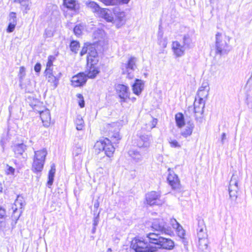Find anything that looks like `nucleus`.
I'll return each mask as SVG.
<instances>
[{
    "label": "nucleus",
    "instance_id": "nucleus-1",
    "mask_svg": "<svg viewBox=\"0 0 252 252\" xmlns=\"http://www.w3.org/2000/svg\"><path fill=\"white\" fill-rule=\"evenodd\" d=\"M215 53L220 56L227 55L231 50L230 37L220 32L216 34Z\"/></svg>",
    "mask_w": 252,
    "mask_h": 252
},
{
    "label": "nucleus",
    "instance_id": "nucleus-2",
    "mask_svg": "<svg viewBox=\"0 0 252 252\" xmlns=\"http://www.w3.org/2000/svg\"><path fill=\"white\" fill-rule=\"evenodd\" d=\"M131 248L135 252H155L156 248L151 246L145 241L138 238L133 239L131 243Z\"/></svg>",
    "mask_w": 252,
    "mask_h": 252
},
{
    "label": "nucleus",
    "instance_id": "nucleus-3",
    "mask_svg": "<svg viewBox=\"0 0 252 252\" xmlns=\"http://www.w3.org/2000/svg\"><path fill=\"white\" fill-rule=\"evenodd\" d=\"M151 228L155 231L169 235L173 234L171 228L166 225L165 221L163 219H154L151 224Z\"/></svg>",
    "mask_w": 252,
    "mask_h": 252
},
{
    "label": "nucleus",
    "instance_id": "nucleus-4",
    "mask_svg": "<svg viewBox=\"0 0 252 252\" xmlns=\"http://www.w3.org/2000/svg\"><path fill=\"white\" fill-rule=\"evenodd\" d=\"M238 182V176L233 174L229 183V194L230 199L234 201L236 200L237 198V194L239 190Z\"/></svg>",
    "mask_w": 252,
    "mask_h": 252
},
{
    "label": "nucleus",
    "instance_id": "nucleus-5",
    "mask_svg": "<svg viewBox=\"0 0 252 252\" xmlns=\"http://www.w3.org/2000/svg\"><path fill=\"white\" fill-rule=\"evenodd\" d=\"M160 194L154 191L148 192L145 195L146 202L150 206L161 205L163 203V201L160 200Z\"/></svg>",
    "mask_w": 252,
    "mask_h": 252
},
{
    "label": "nucleus",
    "instance_id": "nucleus-6",
    "mask_svg": "<svg viewBox=\"0 0 252 252\" xmlns=\"http://www.w3.org/2000/svg\"><path fill=\"white\" fill-rule=\"evenodd\" d=\"M169 174L167 178V181L171 187L172 189L180 191L181 189V185L180 181L178 176L174 173V172L170 169H168Z\"/></svg>",
    "mask_w": 252,
    "mask_h": 252
},
{
    "label": "nucleus",
    "instance_id": "nucleus-7",
    "mask_svg": "<svg viewBox=\"0 0 252 252\" xmlns=\"http://www.w3.org/2000/svg\"><path fill=\"white\" fill-rule=\"evenodd\" d=\"M116 91L121 98V103L126 101L127 98H129V92L128 87L122 84H118L116 86Z\"/></svg>",
    "mask_w": 252,
    "mask_h": 252
},
{
    "label": "nucleus",
    "instance_id": "nucleus-8",
    "mask_svg": "<svg viewBox=\"0 0 252 252\" xmlns=\"http://www.w3.org/2000/svg\"><path fill=\"white\" fill-rule=\"evenodd\" d=\"M87 80V76L84 72H80L74 75L71 79V84L74 87L83 86Z\"/></svg>",
    "mask_w": 252,
    "mask_h": 252
},
{
    "label": "nucleus",
    "instance_id": "nucleus-9",
    "mask_svg": "<svg viewBox=\"0 0 252 252\" xmlns=\"http://www.w3.org/2000/svg\"><path fill=\"white\" fill-rule=\"evenodd\" d=\"M172 50L176 57H181L185 54L186 48L178 41L172 43Z\"/></svg>",
    "mask_w": 252,
    "mask_h": 252
},
{
    "label": "nucleus",
    "instance_id": "nucleus-10",
    "mask_svg": "<svg viewBox=\"0 0 252 252\" xmlns=\"http://www.w3.org/2000/svg\"><path fill=\"white\" fill-rule=\"evenodd\" d=\"M209 90L210 87L209 83L207 82H203L198 90L197 96L196 97L197 98H202L203 100H206L209 95Z\"/></svg>",
    "mask_w": 252,
    "mask_h": 252
},
{
    "label": "nucleus",
    "instance_id": "nucleus-11",
    "mask_svg": "<svg viewBox=\"0 0 252 252\" xmlns=\"http://www.w3.org/2000/svg\"><path fill=\"white\" fill-rule=\"evenodd\" d=\"M152 139L150 135H142L137 140V145L141 148H148L152 143Z\"/></svg>",
    "mask_w": 252,
    "mask_h": 252
},
{
    "label": "nucleus",
    "instance_id": "nucleus-12",
    "mask_svg": "<svg viewBox=\"0 0 252 252\" xmlns=\"http://www.w3.org/2000/svg\"><path fill=\"white\" fill-rule=\"evenodd\" d=\"M96 64L90 63V64H88V63H87V67L84 72L87 78L94 79L99 72L98 67L95 65Z\"/></svg>",
    "mask_w": 252,
    "mask_h": 252
},
{
    "label": "nucleus",
    "instance_id": "nucleus-13",
    "mask_svg": "<svg viewBox=\"0 0 252 252\" xmlns=\"http://www.w3.org/2000/svg\"><path fill=\"white\" fill-rule=\"evenodd\" d=\"M109 128V134L112 140L114 142H118L121 138L119 134V129L117 124H113L110 125Z\"/></svg>",
    "mask_w": 252,
    "mask_h": 252
},
{
    "label": "nucleus",
    "instance_id": "nucleus-14",
    "mask_svg": "<svg viewBox=\"0 0 252 252\" xmlns=\"http://www.w3.org/2000/svg\"><path fill=\"white\" fill-rule=\"evenodd\" d=\"M136 59L134 57H131L128 61L127 63L123 64L122 65V69L123 73H127L128 75L130 74L132 71L135 70L136 66Z\"/></svg>",
    "mask_w": 252,
    "mask_h": 252
},
{
    "label": "nucleus",
    "instance_id": "nucleus-15",
    "mask_svg": "<svg viewBox=\"0 0 252 252\" xmlns=\"http://www.w3.org/2000/svg\"><path fill=\"white\" fill-rule=\"evenodd\" d=\"M205 100L202 98L195 97L194 102V112L197 117V114L202 115L204 112V108L205 104Z\"/></svg>",
    "mask_w": 252,
    "mask_h": 252
},
{
    "label": "nucleus",
    "instance_id": "nucleus-16",
    "mask_svg": "<svg viewBox=\"0 0 252 252\" xmlns=\"http://www.w3.org/2000/svg\"><path fill=\"white\" fill-rule=\"evenodd\" d=\"M157 246L158 248L170 250L173 249L174 243L170 239L162 237L159 241H158Z\"/></svg>",
    "mask_w": 252,
    "mask_h": 252
},
{
    "label": "nucleus",
    "instance_id": "nucleus-17",
    "mask_svg": "<svg viewBox=\"0 0 252 252\" xmlns=\"http://www.w3.org/2000/svg\"><path fill=\"white\" fill-rule=\"evenodd\" d=\"M98 61V57L95 49L92 46H89L87 56V63H88V64H90V63H97Z\"/></svg>",
    "mask_w": 252,
    "mask_h": 252
},
{
    "label": "nucleus",
    "instance_id": "nucleus-18",
    "mask_svg": "<svg viewBox=\"0 0 252 252\" xmlns=\"http://www.w3.org/2000/svg\"><path fill=\"white\" fill-rule=\"evenodd\" d=\"M45 75L47 80L49 82L52 83L53 85V87L54 89H55L59 83V77L54 76L53 74L52 70H50L49 69H46L45 71Z\"/></svg>",
    "mask_w": 252,
    "mask_h": 252
},
{
    "label": "nucleus",
    "instance_id": "nucleus-19",
    "mask_svg": "<svg viewBox=\"0 0 252 252\" xmlns=\"http://www.w3.org/2000/svg\"><path fill=\"white\" fill-rule=\"evenodd\" d=\"M98 15L108 22H112L114 20L112 11L107 8H101Z\"/></svg>",
    "mask_w": 252,
    "mask_h": 252
},
{
    "label": "nucleus",
    "instance_id": "nucleus-20",
    "mask_svg": "<svg viewBox=\"0 0 252 252\" xmlns=\"http://www.w3.org/2000/svg\"><path fill=\"white\" fill-rule=\"evenodd\" d=\"M40 115L43 126L45 127H48L51 122V116L49 110L45 109L44 111H42L40 112Z\"/></svg>",
    "mask_w": 252,
    "mask_h": 252
},
{
    "label": "nucleus",
    "instance_id": "nucleus-21",
    "mask_svg": "<svg viewBox=\"0 0 252 252\" xmlns=\"http://www.w3.org/2000/svg\"><path fill=\"white\" fill-rule=\"evenodd\" d=\"M64 5L69 10L76 12L79 8V5L75 0H63Z\"/></svg>",
    "mask_w": 252,
    "mask_h": 252
},
{
    "label": "nucleus",
    "instance_id": "nucleus-22",
    "mask_svg": "<svg viewBox=\"0 0 252 252\" xmlns=\"http://www.w3.org/2000/svg\"><path fill=\"white\" fill-rule=\"evenodd\" d=\"M132 87L133 93L139 95L144 89V82L141 80L136 79L135 82L133 84Z\"/></svg>",
    "mask_w": 252,
    "mask_h": 252
},
{
    "label": "nucleus",
    "instance_id": "nucleus-23",
    "mask_svg": "<svg viewBox=\"0 0 252 252\" xmlns=\"http://www.w3.org/2000/svg\"><path fill=\"white\" fill-rule=\"evenodd\" d=\"M44 162L38 158H33L32 170L34 172H40L43 168Z\"/></svg>",
    "mask_w": 252,
    "mask_h": 252
},
{
    "label": "nucleus",
    "instance_id": "nucleus-24",
    "mask_svg": "<svg viewBox=\"0 0 252 252\" xmlns=\"http://www.w3.org/2000/svg\"><path fill=\"white\" fill-rule=\"evenodd\" d=\"M146 237L148 239L149 242L152 244L158 245V241L161 238L159 234L154 232H151L146 234Z\"/></svg>",
    "mask_w": 252,
    "mask_h": 252
},
{
    "label": "nucleus",
    "instance_id": "nucleus-25",
    "mask_svg": "<svg viewBox=\"0 0 252 252\" xmlns=\"http://www.w3.org/2000/svg\"><path fill=\"white\" fill-rule=\"evenodd\" d=\"M106 144L104 149L105 155L108 157H111L115 151V148L111 144L109 139L106 138Z\"/></svg>",
    "mask_w": 252,
    "mask_h": 252
},
{
    "label": "nucleus",
    "instance_id": "nucleus-26",
    "mask_svg": "<svg viewBox=\"0 0 252 252\" xmlns=\"http://www.w3.org/2000/svg\"><path fill=\"white\" fill-rule=\"evenodd\" d=\"M26 149V146L23 143L15 145L13 147V150L17 157L22 155Z\"/></svg>",
    "mask_w": 252,
    "mask_h": 252
},
{
    "label": "nucleus",
    "instance_id": "nucleus-27",
    "mask_svg": "<svg viewBox=\"0 0 252 252\" xmlns=\"http://www.w3.org/2000/svg\"><path fill=\"white\" fill-rule=\"evenodd\" d=\"M24 206V204L23 198L18 196L12 207L13 210V213H15L18 209H22Z\"/></svg>",
    "mask_w": 252,
    "mask_h": 252
},
{
    "label": "nucleus",
    "instance_id": "nucleus-28",
    "mask_svg": "<svg viewBox=\"0 0 252 252\" xmlns=\"http://www.w3.org/2000/svg\"><path fill=\"white\" fill-rule=\"evenodd\" d=\"M106 5H115L119 4H126L130 0H100Z\"/></svg>",
    "mask_w": 252,
    "mask_h": 252
},
{
    "label": "nucleus",
    "instance_id": "nucleus-29",
    "mask_svg": "<svg viewBox=\"0 0 252 252\" xmlns=\"http://www.w3.org/2000/svg\"><path fill=\"white\" fill-rule=\"evenodd\" d=\"M194 125L192 123H189L186 128L181 132V135L184 137H187L192 134Z\"/></svg>",
    "mask_w": 252,
    "mask_h": 252
},
{
    "label": "nucleus",
    "instance_id": "nucleus-30",
    "mask_svg": "<svg viewBox=\"0 0 252 252\" xmlns=\"http://www.w3.org/2000/svg\"><path fill=\"white\" fill-rule=\"evenodd\" d=\"M128 154L134 160L138 162L142 160V157L140 153L135 149H130Z\"/></svg>",
    "mask_w": 252,
    "mask_h": 252
},
{
    "label": "nucleus",
    "instance_id": "nucleus-31",
    "mask_svg": "<svg viewBox=\"0 0 252 252\" xmlns=\"http://www.w3.org/2000/svg\"><path fill=\"white\" fill-rule=\"evenodd\" d=\"M47 154V153L45 149L35 151L34 158H37L44 162Z\"/></svg>",
    "mask_w": 252,
    "mask_h": 252
},
{
    "label": "nucleus",
    "instance_id": "nucleus-32",
    "mask_svg": "<svg viewBox=\"0 0 252 252\" xmlns=\"http://www.w3.org/2000/svg\"><path fill=\"white\" fill-rule=\"evenodd\" d=\"M87 6L90 8L94 12L96 13L97 15L101 9V8L94 1L86 2Z\"/></svg>",
    "mask_w": 252,
    "mask_h": 252
},
{
    "label": "nucleus",
    "instance_id": "nucleus-33",
    "mask_svg": "<svg viewBox=\"0 0 252 252\" xmlns=\"http://www.w3.org/2000/svg\"><path fill=\"white\" fill-rule=\"evenodd\" d=\"M56 172V167L54 163H52L51 165V169L49 172L48 185L51 186L54 181V178Z\"/></svg>",
    "mask_w": 252,
    "mask_h": 252
},
{
    "label": "nucleus",
    "instance_id": "nucleus-34",
    "mask_svg": "<svg viewBox=\"0 0 252 252\" xmlns=\"http://www.w3.org/2000/svg\"><path fill=\"white\" fill-rule=\"evenodd\" d=\"M176 230V233L178 236L183 239V243L185 245H187V242L185 239V230L183 228L182 226L179 224L178 227L174 228Z\"/></svg>",
    "mask_w": 252,
    "mask_h": 252
},
{
    "label": "nucleus",
    "instance_id": "nucleus-35",
    "mask_svg": "<svg viewBox=\"0 0 252 252\" xmlns=\"http://www.w3.org/2000/svg\"><path fill=\"white\" fill-rule=\"evenodd\" d=\"M75 124L77 130H82L83 129L85 126V123L82 117L80 115L77 116L75 120Z\"/></svg>",
    "mask_w": 252,
    "mask_h": 252
},
{
    "label": "nucleus",
    "instance_id": "nucleus-36",
    "mask_svg": "<svg viewBox=\"0 0 252 252\" xmlns=\"http://www.w3.org/2000/svg\"><path fill=\"white\" fill-rule=\"evenodd\" d=\"M104 36L105 32L103 30L100 29H97L94 31L93 33V37L97 41H100L101 39H103Z\"/></svg>",
    "mask_w": 252,
    "mask_h": 252
},
{
    "label": "nucleus",
    "instance_id": "nucleus-37",
    "mask_svg": "<svg viewBox=\"0 0 252 252\" xmlns=\"http://www.w3.org/2000/svg\"><path fill=\"white\" fill-rule=\"evenodd\" d=\"M106 144V138L100 140L95 143L94 145V148L95 150H97L98 152L103 151Z\"/></svg>",
    "mask_w": 252,
    "mask_h": 252
},
{
    "label": "nucleus",
    "instance_id": "nucleus-38",
    "mask_svg": "<svg viewBox=\"0 0 252 252\" xmlns=\"http://www.w3.org/2000/svg\"><path fill=\"white\" fill-rule=\"evenodd\" d=\"M175 120L179 127H182L185 125L184 117L181 113H178L175 115Z\"/></svg>",
    "mask_w": 252,
    "mask_h": 252
},
{
    "label": "nucleus",
    "instance_id": "nucleus-39",
    "mask_svg": "<svg viewBox=\"0 0 252 252\" xmlns=\"http://www.w3.org/2000/svg\"><path fill=\"white\" fill-rule=\"evenodd\" d=\"M85 30L86 26L83 24H79L74 27V32L76 35L79 36L81 35ZM86 30L88 31L87 29Z\"/></svg>",
    "mask_w": 252,
    "mask_h": 252
},
{
    "label": "nucleus",
    "instance_id": "nucleus-40",
    "mask_svg": "<svg viewBox=\"0 0 252 252\" xmlns=\"http://www.w3.org/2000/svg\"><path fill=\"white\" fill-rule=\"evenodd\" d=\"M158 44L162 48H166L167 44V39L166 37H163L162 33H159L158 35Z\"/></svg>",
    "mask_w": 252,
    "mask_h": 252
},
{
    "label": "nucleus",
    "instance_id": "nucleus-41",
    "mask_svg": "<svg viewBox=\"0 0 252 252\" xmlns=\"http://www.w3.org/2000/svg\"><path fill=\"white\" fill-rule=\"evenodd\" d=\"M14 2L20 4L21 6L26 10L30 9V0H14Z\"/></svg>",
    "mask_w": 252,
    "mask_h": 252
},
{
    "label": "nucleus",
    "instance_id": "nucleus-42",
    "mask_svg": "<svg viewBox=\"0 0 252 252\" xmlns=\"http://www.w3.org/2000/svg\"><path fill=\"white\" fill-rule=\"evenodd\" d=\"M183 46L185 48H190L191 44V39L190 37L188 35H185L183 38Z\"/></svg>",
    "mask_w": 252,
    "mask_h": 252
},
{
    "label": "nucleus",
    "instance_id": "nucleus-43",
    "mask_svg": "<svg viewBox=\"0 0 252 252\" xmlns=\"http://www.w3.org/2000/svg\"><path fill=\"white\" fill-rule=\"evenodd\" d=\"M206 230V228L204 227H201L198 229L197 233L198 240L207 238L208 235Z\"/></svg>",
    "mask_w": 252,
    "mask_h": 252
},
{
    "label": "nucleus",
    "instance_id": "nucleus-44",
    "mask_svg": "<svg viewBox=\"0 0 252 252\" xmlns=\"http://www.w3.org/2000/svg\"><path fill=\"white\" fill-rule=\"evenodd\" d=\"M198 242L199 248L201 250H202V251H204L205 250L207 249L208 244V240L207 238L198 240Z\"/></svg>",
    "mask_w": 252,
    "mask_h": 252
},
{
    "label": "nucleus",
    "instance_id": "nucleus-45",
    "mask_svg": "<svg viewBox=\"0 0 252 252\" xmlns=\"http://www.w3.org/2000/svg\"><path fill=\"white\" fill-rule=\"evenodd\" d=\"M70 50L74 52L75 53H77V51L79 48V43L78 42L76 41H72L70 43Z\"/></svg>",
    "mask_w": 252,
    "mask_h": 252
},
{
    "label": "nucleus",
    "instance_id": "nucleus-46",
    "mask_svg": "<svg viewBox=\"0 0 252 252\" xmlns=\"http://www.w3.org/2000/svg\"><path fill=\"white\" fill-rule=\"evenodd\" d=\"M168 142L170 144L171 147L172 148H181V146L180 144L175 139L170 138L168 139Z\"/></svg>",
    "mask_w": 252,
    "mask_h": 252
},
{
    "label": "nucleus",
    "instance_id": "nucleus-47",
    "mask_svg": "<svg viewBox=\"0 0 252 252\" xmlns=\"http://www.w3.org/2000/svg\"><path fill=\"white\" fill-rule=\"evenodd\" d=\"M13 24L15 25H16L17 24V20H16V13L14 12H11L10 13L9 15V23Z\"/></svg>",
    "mask_w": 252,
    "mask_h": 252
},
{
    "label": "nucleus",
    "instance_id": "nucleus-48",
    "mask_svg": "<svg viewBox=\"0 0 252 252\" xmlns=\"http://www.w3.org/2000/svg\"><path fill=\"white\" fill-rule=\"evenodd\" d=\"M126 17L124 12H121L117 14V17L120 22H123L125 20Z\"/></svg>",
    "mask_w": 252,
    "mask_h": 252
},
{
    "label": "nucleus",
    "instance_id": "nucleus-49",
    "mask_svg": "<svg viewBox=\"0 0 252 252\" xmlns=\"http://www.w3.org/2000/svg\"><path fill=\"white\" fill-rule=\"evenodd\" d=\"M25 76V68L23 66L20 67L19 76L20 79H23Z\"/></svg>",
    "mask_w": 252,
    "mask_h": 252
},
{
    "label": "nucleus",
    "instance_id": "nucleus-50",
    "mask_svg": "<svg viewBox=\"0 0 252 252\" xmlns=\"http://www.w3.org/2000/svg\"><path fill=\"white\" fill-rule=\"evenodd\" d=\"M7 169L6 171V173L7 175H14L15 172V169L11 166L7 165Z\"/></svg>",
    "mask_w": 252,
    "mask_h": 252
},
{
    "label": "nucleus",
    "instance_id": "nucleus-51",
    "mask_svg": "<svg viewBox=\"0 0 252 252\" xmlns=\"http://www.w3.org/2000/svg\"><path fill=\"white\" fill-rule=\"evenodd\" d=\"M52 57L50 56L49 58H48V62L47 63V64H46V69H49L50 70H52V69L51 68V67L53 65V61L52 60Z\"/></svg>",
    "mask_w": 252,
    "mask_h": 252
},
{
    "label": "nucleus",
    "instance_id": "nucleus-52",
    "mask_svg": "<svg viewBox=\"0 0 252 252\" xmlns=\"http://www.w3.org/2000/svg\"><path fill=\"white\" fill-rule=\"evenodd\" d=\"M77 96L78 98H79V99H81V101L79 102V106L81 108L84 107V105H85V102H84V101L83 100V95L82 94H77Z\"/></svg>",
    "mask_w": 252,
    "mask_h": 252
},
{
    "label": "nucleus",
    "instance_id": "nucleus-53",
    "mask_svg": "<svg viewBox=\"0 0 252 252\" xmlns=\"http://www.w3.org/2000/svg\"><path fill=\"white\" fill-rule=\"evenodd\" d=\"M170 223L174 229L176 227H178V225L180 224L175 219H171Z\"/></svg>",
    "mask_w": 252,
    "mask_h": 252
},
{
    "label": "nucleus",
    "instance_id": "nucleus-54",
    "mask_svg": "<svg viewBox=\"0 0 252 252\" xmlns=\"http://www.w3.org/2000/svg\"><path fill=\"white\" fill-rule=\"evenodd\" d=\"M16 25L9 23L8 27L7 30V32H12L15 29Z\"/></svg>",
    "mask_w": 252,
    "mask_h": 252
},
{
    "label": "nucleus",
    "instance_id": "nucleus-55",
    "mask_svg": "<svg viewBox=\"0 0 252 252\" xmlns=\"http://www.w3.org/2000/svg\"><path fill=\"white\" fill-rule=\"evenodd\" d=\"M82 152V149L80 147H76L73 151V154L75 156H78L80 154H81Z\"/></svg>",
    "mask_w": 252,
    "mask_h": 252
},
{
    "label": "nucleus",
    "instance_id": "nucleus-56",
    "mask_svg": "<svg viewBox=\"0 0 252 252\" xmlns=\"http://www.w3.org/2000/svg\"><path fill=\"white\" fill-rule=\"evenodd\" d=\"M98 222H99V213L94 218V220L93 221V226H96L98 224Z\"/></svg>",
    "mask_w": 252,
    "mask_h": 252
},
{
    "label": "nucleus",
    "instance_id": "nucleus-57",
    "mask_svg": "<svg viewBox=\"0 0 252 252\" xmlns=\"http://www.w3.org/2000/svg\"><path fill=\"white\" fill-rule=\"evenodd\" d=\"M34 70L36 72H39L41 69V64L39 63H37L34 66Z\"/></svg>",
    "mask_w": 252,
    "mask_h": 252
},
{
    "label": "nucleus",
    "instance_id": "nucleus-58",
    "mask_svg": "<svg viewBox=\"0 0 252 252\" xmlns=\"http://www.w3.org/2000/svg\"><path fill=\"white\" fill-rule=\"evenodd\" d=\"M88 51H89V47L83 48V49L80 53L81 56H83L86 53H88Z\"/></svg>",
    "mask_w": 252,
    "mask_h": 252
},
{
    "label": "nucleus",
    "instance_id": "nucleus-59",
    "mask_svg": "<svg viewBox=\"0 0 252 252\" xmlns=\"http://www.w3.org/2000/svg\"><path fill=\"white\" fill-rule=\"evenodd\" d=\"M157 124V120L156 119H153L151 122V128H153L155 127Z\"/></svg>",
    "mask_w": 252,
    "mask_h": 252
},
{
    "label": "nucleus",
    "instance_id": "nucleus-60",
    "mask_svg": "<svg viewBox=\"0 0 252 252\" xmlns=\"http://www.w3.org/2000/svg\"><path fill=\"white\" fill-rule=\"evenodd\" d=\"M226 134L225 133H223L221 134V142L222 144H224V141L226 139Z\"/></svg>",
    "mask_w": 252,
    "mask_h": 252
},
{
    "label": "nucleus",
    "instance_id": "nucleus-61",
    "mask_svg": "<svg viewBox=\"0 0 252 252\" xmlns=\"http://www.w3.org/2000/svg\"><path fill=\"white\" fill-rule=\"evenodd\" d=\"M95 231H96V226H93V228L92 230V233L93 234H94V233H95Z\"/></svg>",
    "mask_w": 252,
    "mask_h": 252
},
{
    "label": "nucleus",
    "instance_id": "nucleus-62",
    "mask_svg": "<svg viewBox=\"0 0 252 252\" xmlns=\"http://www.w3.org/2000/svg\"><path fill=\"white\" fill-rule=\"evenodd\" d=\"M99 206L98 202H96L94 204V207L95 208H97Z\"/></svg>",
    "mask_w": 252,
    "mask_h": 252
},
{
    "label": "nucleus",
    "instance_id": "nucleus-63",
    "mask_svg": "<svg viewBox=\"0 0 252 252\" xmlns=\"http://www.w3.org/2000/svg\"><path fill=\"white\" fill-rule=\"evenodd\" d=\"M2 185L1 184H0V192H2Z\"/></svg>",
    "mask_w": 252,
    "mask_h": 252
},
{
    "label": "nucleus",
    "instance_id": "nucleus-64",
    "mask_svg": "<svg viewBox=\"0 0 252 252\" xmlns=\"http://www.w3.org/2000/svg\"><path fill=\"white\" fill-rule=\"evenodd\" d=\"M111 251H112L111 249V248H109V249L107 250V252H111Z\"/></svg>",
    "mask_w": 252,
    "mask_h": 252
}]
</instances>
